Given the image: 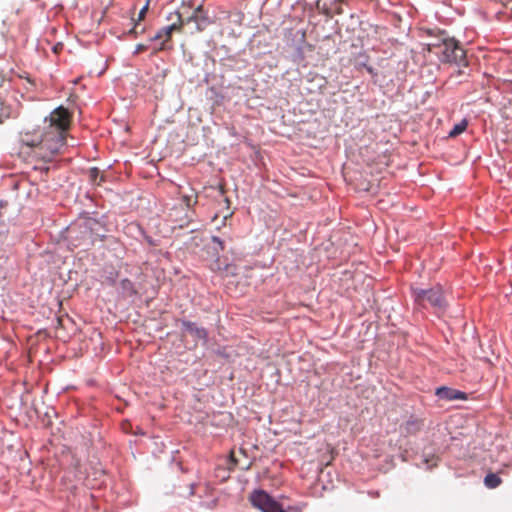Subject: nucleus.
Wrapping results in <instances>:
<instances>
[{"label": "nucleus", "instance_id": "39448f33", "mask_svg": "<svg viewBox=\"0 0 512 512\" xmlns=\"http://www.w3.org/2000/svg\"><path fill=\"white\" fill-rule=\"evenodd\" d=\"M437 47L440 49V60L442 62L455 63L458 66L467 65L466 52L456 39H443Z\"/></svg>", "mask_w": 512, "mask_h": 512}, {"label": "nucleus", "instance_id": "1a4fd4ad", "mask_svg": "<svg viewBox=\"0 0 512 512\" xmlns=\"http://www.w3.org/2000/svg\"><path fill=\"white\" fill-rule=\"evenodd\" d=\"M185 24L189 23H195L196 30L198 32L204 31L210 24H212V20L208 16V14H198L197 15H190L186 18H184Z\"/></svg>", "mask_w": 512, "mask_h": 512}, {"label": "nucleus", "instance_id": "f257e3e1", "mask_svg": "<svg viewBox=\"0 0 512 512\" xmlns=\"http://www.w3.org/2000/svg\"><path fill=\"white\" fill-rule=\"evenodd\" d=\"M71 114L60 106L45 118L47 124L39 142H27L33 147V154L45 162L51 161L66 144V135L70 127Z\"/></svg>", "mask_w": 512, "mask_h": 512}, {"label": "nucleus", "instance_id": "423d86ee", "mask_svg": "<svg viewBox=\"0 0 512 512\" xmlns=\"http://www.w3.org/2000/svg\"><path fill=\"white\" fill-rule=\"evenodd\" d=\"M435 395L440 399L448 401L468 399L467 393L446 386L438 387L435 391Z\"/></svg>", "mask_w": 512, "mask_h": 512}, {"label": "nucleus", "instance_id": "0eeeda50", "mask_svg": "<svg viewBox=\"0 0 512 512\" xmlns=\"http://www.w3.org/2000/svg\"><path fill=\"white\" fill-rule=\"evenodd\" d=\"M424 426L423 419L418 418L415 415H411L401 426V433L404 436L416 435Z\"/></svg>", "mask_w": 512, "mask_h": 512}, {"label": "nucleus", "instance_id": "6ab92c4d", "mask_svg": "<svg viewBox=\"0 0 512 512\" xmlns=\"http://www.w3.org/2000/svg\"><path fill=\"white\" fill-rule=\"evenodd\" d=\"M145 238H146L147 242H148L150 245H156V243L152 240V238H151V237H149V236H145Z\"/></svg>", "mask_w": 512, "mask_h": 512}, {"label": "nucleus", "instance_id": "20e7f679", "mask_svg": "<svg viewBox=\"0 0 512 512\" xmlns=\"http://www.w3.org/2000/svg\"><path fill=\"white\" fill-rule=\"evenodd\" d=\"M250 502L255 508L262 512H302L303 508L306 506V504H299L283 509L282 505L264 490H255L252 492Z\"/></svg>", "mask_w": 512, "mask_h": 512}, {"label": "nucleus", "instance_id": "f8f14e48", "mask_svg": "<svg viewBox=\"0 0 512 512\" xmlns=\"http://www.w3.org/2000/svg\"><path fill=\"white\" fill-rule=\"evenodd\" d=\"M467 127H468V120L464 118L459 123H457L453 126V128L450 130L448 135L450 138H455V137L459 136L460 134H462L467 129Z\"/></svg>", "mask_w": 512, "mask_h": 512}, {"label": "nucleus", "instance_id": "f3484780", "mask_svg": "<svg viewBox=\"0 0 512 512\" xmlns=\"http://www.w3.org/2000/svg\"><path fill=\"white\" fill-rule=\"evenodd\" d=\"M361 66H363L372 77L377 76V72L372 66L367 65L366 63L361 64Z\"/></svg>", "mask_w": 512, "mask_h": 512}, {"label": "nucleus", "instance_id": "f03ea898", "mask_svg": "<svg viewBox=\"0 0 512 512\" xmlns=\"http://www.w3.org/2000/svg\"><path fill=\"white\" fill-rule=\"evenodd\" d=\"M411 296L414 309L417 311L423 312L432 310L434 314L440 316L444 314L448 308V302L443 287L440 284L427 289L412 286Z\"/></svg>", "mask_w": 512, "mask_h": 512}, {"label": "nucleus", "instance_id": "2eb2a0df", "mask_svg": "<svg viewBox=\"0 0 512 512\" xmlns=\"http://www.w3.org/2000/svg\"><path fill=\"white\" fill-rule=\"evenodd\" d=\"M195 1L194 0H183L181 4V9L185 12L186 9H194Z\"/></svg>", "mask_w": 512, "mask_h": 512}, {"label": "nucleus", "instance_id": "ddd939ff", "mask_svg": "<svg viewBox=\"0 0 512 512\" xmlns=\"http://www.w3.org/2000/svg\"><path fill=\"white\" fill-rule=\"evenodd\" d=\"M88 178L92 184L100 185V183L104 179V176L103 174H101L100 170L97 167H92L88 170Z\"/></svg>", "mask_w": 512, "mask_h": 512}, {"label": "nucleus", "instance_id": "a211bd4d", "mask_svg": "<svg viewBox=\"0 0 512 512\" xmlns=\"http://www.w3.org/2000/svg\"><path fill=\"white\" fill-rule=\"evenodd\" d=\"M146 49H147V47L145 45L139 44V45H137V47L134 51V54H140L143 51H145Z\"/></svg>", "mask_w": 512, "mask_h": 512}, {"label": "nucleus", "instance_id": "4468645a", "mask_svg": "<svg viewBox=\"0 0 512 512\" xmlns=\"http://www.w3.org/2000/svg\"><path fill=\"white\" fill-rule=\"evenodd\" d=\"M182 201L185 203V205L188 208H191V207H193L197 203V196L184 195L182 197Z\"/></svg>", "mask_w": 512, "mask_h": 512}, {"label": "nucleus", "instance_id": "dca6fc26", "mask_svg": "<svg viewBox=\"0 0 512 512\" xmlns=\"http://www.w3.org/2000/svg\"><path fill=\"white\" fill-rule=\"evenodd\" d=\"M198 14H208V12L204 9L203 4L195 6L191 15L198 16Z\"/></svg>", "mask_w": 512, "mask_h": 512}, {"label": "nucleus", "instance_id": "9d476101", "mask_svg": "<svg viewBox=\"0 0 512 512\" xmlns=\"http://www.w3.org/2000/svg\"><path fill=\"white\" fill-rule=\"evenodd\" d=\"M149 2L150 0H147L146 4L139 11L137 19L134 20V26L132 29H130V34H139L145 31V25H142L141 21L145 18L149 7Z\"/></svg>", "mask_w": 512, "mask_h": 512}, {"label": "nucleus", "instance_id": "7ed1b4c3", "mask_svg": "<svg viewBox=\"0 0 512 512\" xmlns=\"http://www.w3.org/2000/svg\"><path fill=\"white\" fill-rule=\"evenodd\" d=\"M168 24L160 28L156 34L151 37V40L157 42L158 50H172V35L175 32H182L185 25V20L180 11L170 12L166 17Z\"/></svg>", "mask_w": 512, "mask_h": 512}, {"label": "nucleus", "instance_id": "6e6552de", "mask_svg": "<svg viewBox=\"0 0 512 512\" xmlns=\"http://www.w3.org/2000/svg\"><path fill=\"white\" fill-rule=\"evenodd\" d=\"M182 329L184 332L190 334L192 337H194L197 340H203L207 341L208 339V332L205 328L197 326L196 323L183 320L182 321Z\"/></svg>", "mask_w": 512, "mask_h": 512}, {"label": "nucleus", "instance_id": "9b49d317", "mask_svg": "<svg viewBox=\"0 0 512 512\" xmlns=\"http://www.w3.org/2000/svg\"><path fill=\"white\" fill-rule=\"evenodd\" d=\"M502 483V479L496 473H488L484 478V484L489 489H495Z\"/></svg>", "mask_w": 512, "mask_h": 512}]
</instances>
